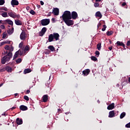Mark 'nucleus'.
Segmentation results:
<instances>
[{"label": "nucleus", "mask_w": 130, "mask_h": 130, "mask_svg": "<svg viewBox=\"0 0 130 130\" xmlns=\"http://www.w3.org/2000/svg\"><path fill=\"white\" fill-rule=\"evenodd\" d=\"M31 70L30 69H26L24 70V74H29V73H31Z\"/></svg>", "instance_id": "26"}, {"label": "nucleus", "mask_w": 130, "mask_h": 130, "mask_svg": "<svg viewBox=\"0 0 130 130\" xmlns=\"http://www.w3.org/2000/svg\"><path fill=\"white\" fill-rule=\"evenodd\" d=\"M50 23L49 19H44L41 21V23L42 26H47Z\"/></svg>", "instance_id": "3"}, {"label": "nucleus", "mask_w": 130, "mask_h": 130, "mask_svg": "<svg viewBox=\"0 0 130 130\" xmlns=\"http://www.w3.org/2000/svg\"><path fill=\"white\" fill-rule=\"evenodd\" d=\"M124 6H126V3H125V2H123V3L122 4V7H124Z\"/></svg>", "instance_id": "51"}, {"label": "nucleus", "mask_w": 130, "mask_h": 130, "mask_svg": "<svg viewBox=\"0 0 130 130\" xmlns=\"http://www.w3.org/2000/svg\"><path fill=\"white\" fill-rule=\"evenodd\" d=\"M126 114L125 113V112H122V113L120 114V118L121 119H122V118H123V117H124V116H125Z\"/></svg>", "instance_id": "29"}, {"label": "nucleus", "mask_w": 130, "mask_h": 130, "mask_svg": "<svg viewBox=\"0 0 130 130\" xmlns=\"http://www.w3.org/2000/svg\"><path fill=\"white\" fill-rule=\"evenodd\" d=\"M53 39H54V38H53V34H50L49 36V38H48L49 42H52V41H53Z\"/></svg>", "instance_id": "21"}, {"label": "nucleus", "mask_w": 130, "mask_h": 130, "mask_svg": "<svg viewBox=\"0 0 130 130\" xmlns=\"http://www.w3.org/2000/svg\"><path fill=\"white\" fill-rule=\"evenodd\" d=\"M52 14H53L54 16H58L59 14V9L57 8H54L52 11Z\"/></svg>", "instance_id": "5"}, {"label": "nucleus", "mask_w": 130, "mask_h": 130, "mask_svg": "<svg viewBox=\"0 0 130 130\" xmlns=\"http://www.w3.org/2000/svg\"><path fill=\"white\" fill-rule=\"evenodd\" d=\"M24 99L26 100V101H29V97L27 95H24Z\"/></svg>", "instance_id": "41"}, {"label": "nucleus", "mask_w": 130, "mask_h": 130, "mask_svg": "<svg viewBox=\"0 0 130 130\" xmlns=\"http://www.w3.org/2000/svg\"><path fill=\"white\" fill-rule=\"evenodd\" d=\"M91 60H93V61H97V57L94 56H91Z\"/></svg>", "instance_id": "32"}, {"label": "nucleus", "mask_w": 130, "mask_h": 130, "mask_svg": "<svg viewBox=\"0 0 130 130\" xmlns=\"http://www.w3.org/2000/svg\"><path fill=\"white\" fill-rule=\"evenodd\" d=\"M47 30V28L46 27H43L41 31L39 32V36H43L44 34H45V32Z\"/></svg>", "instance_id": "8"}, {"label": "nucleus", "mask_w": 130, "mask_h": 130, "mask_svg": "<svg viewBox=\"0 0 130 130\" xmlns=\"http://www.w3.org/2000/svg\"><path fill=\"white\" fill-rule=\"evenodd\" d=\"M103 28L102 29V31H105L106 30V28H107V26L106 25H103Z\"/></svg>", "instance_id": "38"}, {"label": "nucleus", "mask_w": 130, "mask_h": 130, "mask_svg": "<svg viewBox=\"0 0 130 130\" xmlns=\"http://www.w3.org/2000/svg\"><path fill=\"white\" fill-rule=\"evenodd\" d=\"M19 51H17L15 53V54L13 56V60L16 59V58H17L18 57V56H19Z\"/></svg>", "instance_id": "24"}, {"label": "nucleus", "mask_w": 130, "mask_h": 130, "mask_svg": "<svg viewBox=\"0 0 130 130\" xmlns=\"http://www.w3.org/2000/svg\"><path fill=\"white\" fill-rule=\"evenodd\" d=\"M101 43H99V44H97V49L98 50L100 51L101 50Z\"/></svg>", "instance_id": "30"}, {"label": "nucleus", "mask_w": 130, "mask_h": 130, "mask_svg": "<svg viewBox=\"0 0 130 130\" xmlns=\"http://www.w3.org/2000/svg\"><path fill=\"white\" fill-rule=\"evenodd\" d=\"M4 43L5 44H10L11 43V42L7 41L4 42Z\"/></svg>", "instance_id": "49"}, {"label": "nucleus", "mask_w": 130, "mask_h": 130, "mask_svg": "<svg viewBox=\"0 0 130 130\" xmlns=\"http://www.w3.org/2000/svg\"><path fill=\"white\" fill-rule=\"evenodd\" d=\"M8 34H9V35H11V34H13L14 33V27H13L12 29H9L8 30H7Z\"/></svg>", "instance_id": "25"}, {"label": "nucleus", "mask_w": 130, "mask_h": 130, "mask_svg": "<svg viewBox=\"0 0 130 130\" xmlns=\"http://www.w3.org/2000/svg\"><path fill=\"white\" fill-rule=\"evenodd\" d=\"M8 15L9 16H10V17H11V18H13L14 19H15V18H16V13L15 12H9L8 13Z\"/></svg>", "instance_id": "19"}, {"label": "nucleus", "mask_w": 130, "mask_h": 130, "mask_svg": "<svg viewBox=\"0 0 130 130\" xmlns=\"http://www.w3.org/2000/svg\"><path fill=\"white\" fill-rule=\"evenodd\" d=\"M52 35L54 39H55L56 41H57V40H59V34H58V33H53Z\"/></svg>", "instance_id": "10"}, {"label": "nucleus", "mask_w": 130, "mask_h": 130, "mask_svg": "<svg viewBox=\"0 0 130 130\" xmlns=\"http://www.w3.org/2000/svg\"><path fill=\"white\" fill-rule=\"evenodd\" d=\"M90 69H86L82 72V74H84V76H88L90 74Z\"/></svg>", "instance_id": "14"}, {"label": "nucleus", "mask_w": 130, "mask_h": 130, "mask_svg": "<svg viewBox=\"0 0 130 130\" xmlns=\"http://www.w3.org/2000/svg\"><path fill=\"white\" fill-rule=\"evenodd\" d=\"M128 82L130 83V77L128 78Z\"/></svg>", "instance_id": "64"}, {"label": "nucleus", "mask_w": 130, "mask_h": 130, "mask_svg": "<svg viewBox=\"0 0 130 130\" xmlns=\"http://www.w3.org/2000/svg\"><path fill=\"white\" fill-rule=\"evenodd\" d=\"M106 34H107V36H111V35H112L113 34V31H112V30L108 31L106 32Z\"/></svg>", "instance_id": "28"}, {"label": "nucleus", "mask_w": 130, "mask_h": 130, "mask_svg": "<svg viewBox=\"0 0 130 130\" xmlns=\"http://www.w3.org/2000/svg\"><path fill=\"white\" fill-rule=\"evenodd\" d=\"M21 40H25L26 39V32L24 31H22L20 35Z\"/></svg>", "instance_id": "7"}, {"label": "nucleus", "mask_w": 130, "mask_h": 130, "mask_svg": "<svg viewBox=\"0 0 130 130\" xmlns=\"http://www.w3.org/2000/svg\"><path fill=\"white\" fill-rule=\"evenodd\" d=\"M95 17H98L100 19L102 18V14L100 11H98L95 13Z\"/></svg>", "instance_id": "22"}, {"label": "nucleus", "mask_w": 130, "mask_h": 130, "mask_svg": "<svg viewBox=\"0 0 130 130\" xmlns=\"http://www.w3.org/2000/svg\"><path fill=\"white\" fill-rule=\"evenodd\" d=\"M125 127H127V128H129L130 127V123H128L125 125Z\"/></svg>", "instance_id": "45"}, {"label": "nucleus", "mask_w": 130, "mask_h": 130, "mask_svg": "<svg viewBox=\"0 0 130 130\" xmlns=\"http://www.w3.org/2000/svg\"><path fill=\"white\" fill-rule=\"evenodd\" d=\"M16 123L17 124L20 125L23 124V120L22 119H20V118H17L16 119Z\"/></svg>", "instance_id": "16"}, {"label": "nucleus", "mask_w": 130, "mask_h": 130, "mask_svg": "<svg viewBox=\"0 0 130 130\" xmlns=\"http://www.w3.org/2000/svg\"><path fill=\"white\" fill-rule=\"evenodd\" d=\"M4 72H6V67L0 68V73H4Z\"/></svg>", "instance_id": "35"}, {"label": "nucleus", "mask_w": 130, "mask_h": 130, "mask_svg": "<svg viewBox=\"0 0 130 130\" xmlns=\"http://www.w3.org/2000/svg\"><path fill=\"white\" fill-rule=\"evenodd\" d=\"M108 49H109V50H110V51L112 50V47H109L108 48Z\"/></svg>", "instance_id": "58"}, {"label": "nucleus", "mask_w": 130, "mask_h": 130, "mask_svg": "<svg viewBox=\"0 0 130 130\" xmlns=\"http://www.w3.org/2000/svg\"><path fill=\"white\" fill-rule=\"evenodd\" d=\"M29 93H30V90H27L26 91V94H29Z\"/></svg>", "instance_id": "59"}, {"label": "nucleus", "mask_w": 130, "mask_h": 130, "mask_svg": "<svg viewBox=\"0 0 130 130\" xmlns=\"http://www.w3.org/2000/svg\"><path fill=\"white\" fill-rule=\"evenodd\" d=\"M7 37V34L6 32L3 33V39H5Z\"/></svg>", "instance_id": "46"}, {"label": "nucleus", "mask_w": 130, "mask_h": 130, "mask_svg": "<svg viewBox=\"0 0 130 130\" xmlns=\"http://www.w3.org/2000/svg\"><path fill=\"white\" fill-rule=\"evenodd\" d=\"M16 63H21V62H22V59H21V58H19L18 59H17L16 60Z\"/></svg>", "instance_id": "33"}, {"label": "nucleus", "mask_w": 130, "mask_h": 130, "mask_svg": "<svg viewBox=\"0 0 130 130\" xmlns=\"http://www.w3.org/2000/svg\"><path fill=\"white\" fill-rule=\"evenodd\" d=\"M95 56L97 57H99V55L100 54V52L99 51H96L95 52Z\"/></svg>", "instance_id": "36"}, {"label": "nucleus", "mask_w": 130, "mask_h": 130, "mask_svg": "<svg viewBox=\"0 0 130 130\" xmlns=\"http://www.w3.org/2000/svg\"><path fill=\"white\" fill-rule=\"evenodd\" d=\"M5 22H7V23H8V24H9V25H11V26H13V23L12 20L7 19L5 21Z\"/></svg>", "instance_id": "27"}, {"label": "nucleus", "mask_w": 130, "mask_h": 130, "mask_svg": "<svg viewBox=\"0 0 130 130\" xmlns=\"http://www.w3.org/2000/svg\"><path fill=\"white\" fill-rule=\"evenodd\" d=\"M5 42H3L2 43H1V46H2V45H5Z\"/></svg>", "instance_id": "54"}, {"label": "nucleus", "mask_w": 130, "mask_h": 130, "mask_svg": "<svg viewBox=\"0 0 130 130\" xmlns=\"http://www.w3.org/2000/svg\"><path fill=\"white\" fill-rule=\"evenodd\" d=\"M11 6L15 7V6H19V1L17 0H12L11 2Z\"/></svg>", "instance_id": "9"}, {"label": "nucleus", "mask_w": 130, "mask_h": 130, "mask_svg": "<svg viewBox=\"0 0 130 130\" xmlns=\"http://www.w3.org/2000/svg\"><path fill=\"white\" fill-rule=\"evenodd\" d=\"M114 108V103H112L111 104H110L107 107V109L108 110H112V109H113Z\"/></svg>", "instance_id": "20"}, {"label": "nucleus", "mask_w": 130, "mask_h": 130, "mask_svg": "<svg viewBox=\"0 0 130 130\" xmlns=\"http://www.w3.org/2000/svg\"><path fill=\"white\" fill-rule=\"evenodd\" d=\"M19 109L22 111H26V110H28V107L24 105H21L19 107Z\"/></svg>", "instance_id": "11"}, {"label": "nucleus", "mask_w": 130, "mask_h": 130, "mask_svg": "<svg viewBox=\"0 0 130 130\" xmlns=\"http://www.w3.org/2000/svg\"><path fill=\"white\" fill-rule=\"evenodd\" d=\"M63 21L66 24V25H67V26H72V25H74V21L71 19H66L63 20Z\"/></svg>", "instance_id": "4"}, {"label": "nucleus", "mask_w": 130, "mask_h": 130, "mask_svg": "<svg viewBox=\"0 0 130 130\" xmlns=\"http://www.w3.org/2000/svg\"><path fill=\"white\" fill-rule=\"evenodd\" d=\"M13 57V53L9 52L7 55H5L1 60V62L2 64H5L6 62L10 61L11 58Z\"/></svg>", "instance_id": "1"}, {"label": "nucleus", "mask_w": 130, "mask_h": 130, "mask_svg": "<svg viewBox=\"0 0 130 130\" xmlns=\"http://www.w3.org/2000/svg\"><path fill=\"white\" fill-rule=\"evenodd\" d=\"M0 10L5 11L6 12L8 11V8H7L6 7H2L0 8Z\"/></svg>", "instance_id": "37"}, {"label": "nucleus", "mask_w": 130, "mask_h": 130, "mask_svg": "<svg viewBox=\"0 0 130 130\" xmlns=\"http://www.w3.org/2000/svg\"><path fill=\"white\" fill-rule=\"evenodd\" d=\"M94 6L95 8H98V7H99V3L96 2L94 4Z\"/></svg>", "instance_id": "40"}, {"label": "nucleus", "mask_w": 130, "mask_h": 130, "mask_svg": "<svg viewBox=\"0 0 130 130\" xmlns=\"http://www.w3.org/2000/svg\"><path fill=\"white\" fill-rule=\"evenodd\" d=\"M63 21L72 19V14L69 11H66L62 15Z\"/></svg>", "instance_id": "2"}, {"label": "nucleus", "mask_w": 130, "mask_h": 130, "mask_svg": "<svg viewBox=\"0 0 130 130\" xmlns=\"http://www.w3.org/2000/svg\"><path fill=\"white\" fill-rule=\"evenodd\" d=\"M2 17H4V18H7V17H9L8 15V13L7 12H4L2 14Z\"/></svg>", "instance_id": "31"}, {"label": "nucleus", "mask_w": 130, "mask_h": 130, "mask_svg": "<svg viewBox=\"0 0 130 130\" xmlns=\"http://www.w3.org/2000/svg\"><path fill=\"white\" fill-rule=\"evenodd\" d=\"M52 21H53V22H54V21H55V18H52Z\"/></svg>", "instance_id": "62"}, {"label": "nucleus", "mask_w": 130, "mask_h": 130, "mask_svg": "<svg viewBox=\"0 0 130 130\" xmlns=\"http://www.w3.org/2000/svg\"><path fill=\"white\" fill-rule=\"evenodd\" d=\"M40 4L41 6H43V5H44V2H43V1H40Z\"/></svg>", "instance_id": "53"}, {"label": "nucleus", "mask_w": 130, "mask_h": 130, "mask_svg": "<svg viewBox=\"0 0 130 130\" xmlns=\"http://www.w3.org/2000/svg\"><path fill=\"white\" fill-rule=\"evenodd\" d=\"M0 24H5V23L3 22V20H0Z\"/></svg>", "instance_id": "61"}, {"label": "nucleus", "mask_w": 130, "mask_h": 130, "mask_svg": "<svg viewBox=\"0 0 130 130\" xmlns=\"http://www.w3.org/2000/svg\"><path fill=\"white\" fill-rule=\"evenodd\" d=\"M0 28H1V29H2V30H4V29H5L6 26H5V25L2 24V25H1L0 26Z\"/></svg>", "instance_id": "43"}, {"label": "nucleus", "mask_w": 130, "mask_h": 130, "mask_svg": "<svg viewBox=\"0 0 130 130\" xmlns=\"http://www.w3.org/2000/svg\"><path fill=\"white\" fill-rule=\"evenodd\" d=\"M48 16H51V12H49L48 13Z\"/></svg>", "instance_id": "63"}, {"label": "nucleus", "mask_w": 130, "mask_h": 130, "mask_svg": "<svg viewBox=\"0 0 130 130\" xmlns=\"http://www.w3.org/2000/svg\"><path fill=\"white\" fill-rule=\"evenodd\" d=\"M24 50L25 51H28V50H30V46L27 45L25 46Z\"/></svg>", "instance_id": "34"}, {"label": "nucleus", "mask_w": 130, "mask_h": 130, "mask_svg": "<svg viewBox=\"0 0 130 130\" xmlns=\"http://www.w3.org/2000/svg\"><path fill=\"white\" fill-rule=\"evenodd\" d=\"M10 109H11V110H14V109H16V107H13Z\"/></svg>", "instance_id": "56"}, {"label": "nucleus", "mask_w": 130, "mask_h": 130, "mask_svg": "<svg viewBox=\"0 0 130 130\" xmlns=\"http://www.w3.org/2000/svg\"><path fill=\"white\" fill-rule=\"evenodd\" d=\"M48 49H50L51 51H55V48L52 45H50L48 47Z\"/></svg>", "instance_id": "23"}, {"label": "nucleus", "mask_w": 130, "mask_h": 130, "mask_svg": "<svg viewBox=\"0 0 130 130\" xmlns=\"http://www.w3.org/2000/svg\"><path fill=\"white\" fill-rule=\"evenodd\" d=\"M101 25H102L101 23L99 22L98 24V28H99V27H100Z\"/></svg>", "instance_id": "52"}, {"label": "nucleus", "mask_w": 130, "mask_h": 130, "mask_svg": "<svg viewBox=\"0 0 130 130\" xmlns=\"http://www.w3.org/2000/svg\"><path fill=\"white\" fill-rule=\"evenodd\" d=\"M19 47L20 48H22V47H23V43H20V44H19Z\"/></svg>", "instance_id": "48"}, {"label": "nucleus", "mask_w": 130, "mask_h": 130, "mask_svg": "<svg viewBox=\"0 0 130 130\" xmlns=\"http://www.w3.org/2000/svg\"><path fill=\"white\" fill-rule=\"evenodd\" d=\"M116 44L117 46H122V47H123V48H125V45H124V44H123V43H122V42L117 41Z\"/></svg>", "instance_id": "12"}, {"label": "nucleus", "mask_w": 130, "mask_h": 130, "mask_svg": "<svg viewBox=\"0 0 130 130\" xmlns=\"http://www.w3.org/2000/svg\"><path fill=\"white\" fill-rule=\"evenodd\" d=\"M16 18H18V19H19V18H20V15H19V14H18L17 15V14H16Z\"/></svg>", "instance_id": "57"}, {"label": "nucleus", "mask_w": 130, "mask_h": 130, "mask_svg": "<svg viewBox=\"0 0 130 130\" xmlns=\"http://www.w3.org/2000/svg\"><path fill=\"white\" fill-rule=\"evenodd\" d=\"M37 7L38 9H40V8H41V6H40L39 5H37Z\"/></svg>", "instance_id": "55"}, {"label": "nucleus", "mask_w": 130, "mask_h": 130, "mask_svg": "<svg viewBox=\"0 0 130 130\" xmlns=\"http://www.w3.org/2000/svg\"><path fill=\"white\" fill-rule=\"evenodd\" d=\"M35 11H34V10H31L30 11V14H31V15H35Z\"/></svg>", "instance_id": "44"}, {"label": "nucleus", "mask_w": 130, "mask_h": 130, "mask_svg": "<svg viewBox=\"0 0 130 130\" xmlns=\"http://www.w3.org/2000/svg\"><path fill=\"white\" fill-rule=\"evenodd\" d=\"M71 17L73 20H76L78 18V13L76 11H73L71 13Z\"/></svg>", "instance_id": "6"}, {"label": "nucleus", "mask_w": 130, "mask_h": 130, "mask_svg": "<svg viewBox=\"0 0 130 130\" xmlns=\"http://www.w3.org/2000/svg\"><path fill=\"white\" fill-rule=\"evenodd\" d=\"M127 46H130V41H128L126 43Z\"/></svg>", "instance_id": "50"}, {"label": "nucleus", "mask_w": 130, "mask_h": 130, "mask_svg": "<svg viewBox=\"0 0 130 130\" xmlns=\"http://www.w3.org/2000/svg\"><path fill=\"white\" fill-rule=\"evenodd\" d=\"M6 71L8 72V73H12L13 69H12V67L10 66H6L5 67Z\"/></svg>", "instance_id": "18"}, {"label": "nucleus", "mask_w": 130, "mask_h": 130, "mask_svg": "<svg viewBox=\"0 0 130 130\" xmlns=\"http://www.w3.org/2000/svg\"><path fill=\"white\" fill-rule=\"evenodd\" d=\"M114 116H115V113H114V111L109 112V117L111 118L112 117H114Z\"/></svg>", "instance_id": "17"}, {"label": "nucleus", "mask_w": 130, "mask_h": 130, "mask_svg": "<svg viewBox=\"0 0 130 130\" xmlns=\"http://www.w3.org/2000/svg\"><path fill=\"white\" fill-rule=\"evenodd\" d=\"M15 97H17V96H18V97H19V94L18 93H15Z\"/></svg>", "instance_id": "60"}, {"label": "nucleus", "mask_w": 130, "mask_h": 130, "mask_svg": "<svg viewBox=\"0 0 130 130\" xmlns=\"http://www.w3.org/2000/svg\"><path fill=\"white\" fill-rule=\"evenodd\" d=\"M5 0H0V6H3V5H5Z\"/></svg>", "instance_id": "39"}, {"label": "nucleus", "mask_w": 130, "mask_h": 130, "mask_svg": "<svg viewBox=\"0 0 130 130\" xmlns=\"http://www.w3.org/2000/svg\"><path fill=\"white\" fill-rule=\"evenodd\" d=\"M15 23L16 25H17V26H20L21 25H23V22L19 19L15 20Z\"/></svg>", "instance_id": "15"}, {"label": "nucleus", "mask_w": 130, "mask_h": 130, "mask_svg": "<svg viewBox=\"0 0 130 130\" xmlns=\"http://www.w3.org/2000/svg\"><path fill=\"white\" fill-rule=\"evenodd\" d=\"M48 100V95L47 94H45L42 97V101L43 102H47Z\"/></svg>", "instance_id": "13"}, {"label": "nucleus", "mask_w": 130, "mask_h": 130, "mask_svg": "<svg viewBox=\"0 0 130 130\" xmlns=\"http://www.w3.org/2000/svg\"><path fill=\"white\" fill-rule=\"evenodd\" d=\"M5 49H6V50H10V46H9V45H6Z\"/></svg>", "instance_id": "42"}, {"label": "nucleus", "mask_w": 130, "mask_h": 130, "mask_svg": "<svg viewBox=\"0 0 130 130\" xmlns=\"http://www.w3.org/2000/svg\"><path fill=\"white\" fill-rule=\"evenodd\" d=\"M14 51V47L13 46H11V48H10L9 52H11V51Z\"/></svg>", "instance_id": "47"}]
</instances>
